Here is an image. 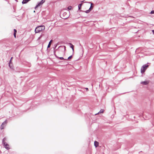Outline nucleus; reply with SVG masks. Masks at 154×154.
<instances>
[{
	"label": "nucleus",
	"mask_w": 154,
	"mask_h": 154,
	"mask_svg": "<svg viewBox=\"0 0 154 154\" xmlns=\"http://www.w3.org/2000/svg\"><path fill=\"white\" fill-rule=\"evenodd\" d=\"M149 83V81H145L143 82H141V84L143 85H147Z\"/></svg>",
	"instance_id": "nucleus-5"
},
{
	"label": "nucleus",
	"mask_w": 154,
	"mask_h": 154,
	"mask_svg": "<svg viewBox=\"0 0 154 154\" xmlns=\"http://www.w3.org/2000/svg\"><path fill=\"white\" fill-rule=\"evenodd\" d=\"M59 58L61 60H65V59L63 57H60Z\"/></svg>",
	"instance_id": "nucleus-20"
},
{
	"label": "nucleus",
	"mask_w": 154,
	"mask_h": 154,
	"mask_svg": "<svg viewBox=\"0 0 154 154\" xmlns=\"http://www.w3.org/2000/svg\"><path fill=\"white\" fill-rule=\"evenodd\" d=\"M45 28V27L44 26L42 25L37 26L35 29V33H39L41 31L44 30Z\"/></svg>",
	"instance_id": "nucleus-1"
},
{
	"label": "nucleus",
	"mask_w": 154,
	"mask_h": 154,
	"mask_svg": "<svg viewBox=\"0 0 154 154\" xmlns=\"http://www.w3.org/2000/svg\"><path fill=\"white\" fill-rule=\"evenodd\" d=\"M65 49H66V47H65V46H64V50H65Z\"/></svg>",
	"instance_id": "nucleus-25"
},
{
	"label": "nucleus",
	"mask_w": 154,
	"mask_h": 154,
	"mask_svg": "<svg viewBox=\"0 0 154 154\" xmlns=\"http://www.w3.org/2000/svg\"><path fill=\"white\" fill-rule=\"evenodd\" d=\"M72 57V55H71L69 57H68L67 59H65V60H69L70 59H71Z\"/></svg>",
	"instance_id": "nucleus-16"
},
{
	"label": "nucleus",
	"mask_w": 154,
	"mask_h": 154,
	"mask_svg": "<svg viewBox=\"0 0 154 154\" xmlns=\"http://www.w3.org/2000/svg\"><path fill=\"white\" fill-rule=\"evenodd\" d=\"M52 40H51L50 42H49L48 44V48H50V45H51V42L52 41Z\"/></svg>",
	"instance_id": "nucleus-15"
},
{
	"label": "nucleus",
	"mask_w": 154,
	"mask_h": 154,
	"mask_svg": "<svg viewBox=\"0 0 154 154\" xmlns=\"http://www.w3.org/2000/svg\"><path fill=\"white\" fill-rule=\"evenodd\" d=\"M5 125H3V124H2L1 126V129H4V127H5Z\"/></svg>",
	"instance_id": "nucleus-12"
},
{
	"label": "nucleus",
	"mask_w": 154,
	"mask_h": 154,
	"mask_svg": "<svg viewBox=\"0 0 154 154\" xmlns=\"http://www.w3.org/2000/svg\"><path fill=\"white\" fill-rule=\"evenodd\" d=\"M88 3H91V6L90 7V8L89 9V10H90V11H91L93 8V7H92V5L93 4L92 3H91L90 2H89Z\"/></svg>",
	"instance_id": "nucleus-9"
},
{
	"label": "nucleus",
	"mask_w": 154,
	"mask_h": 154,
	"mask_svg": "<svg viewBox=\"0 0 154 154\" xmlns=\"http://www.w3.org/2000/svg\"><path fill=\"white\" fill-rule=\"evenodd\" d=\"M5 125H3V124H2L1 126V129H4V127H5Z\"/></svg>",
	"instance_id": "nucleus-11"
},
{
	"label": "nucleus",
	"mask_w": 154,
	"mask_h": 154,
	"mask_svg": "<svg viewBox=\"0 0 154 154\" xmlns=\"http://www.w3.org/2000/svg\"><path fill=\"white\" fill-rule=\"evenodd\" d=\"M85 89L87 90H88V88H85Z\"/></svg>",
	"instance_id": "nucleus-26"
},
{
	"label": "nucleus",
	"mask_w": 154,
	"mask_h": 154,
	"mask_svg": "<svg viewBox=\"0 0 154 154\" xmlns=\"http://www.w3.org/2000/svg\"><path fill=\"white\" fill-rule=\"evenodd\" d=\"M7 123V120H6L2 124H3L4 125L6 126Z\"/></svg>",
	"instance_id": "nucleus-13"
},
{
	"label": "nucleus",
	"mask_w": 154,
	"mask_h": 154,
	"mask_svg": "<svg viewBox=\"0 0 154 154\" xmlns=\"http://www.w3.org/2000/svg\"><path fill=\"white\" fill-rule=\"evenodd\" d=\"M69 44L70 45V47L72 48L73 51H74V48H73L74 46L72 45V44H71V43H70Z\"/></svg>",
	"instance_id": "nucleus-8"
},
{
	"label": "nucleus",
	"mask_w": 154,
	"mask_h": 154,
	"mask_svg": "<svg viewBox=\"0 0 154 154\" xmlns=\"http://www.w3.org/2000/svg\"><path fill=\"white\" fill-rule=\"evenodd\" d=\"M90 11V10L88 9V10L86 11H85V12L87 13H88Z\"/></svg>",
	"instance_id": "nucleus-19"
},
{
	"label": "nucleus",
	"mask_w": 154,
	"mask_h": 154,
	"mask_svg": "<svg viewBox=\"0 0 154 154\" xmlns=\"http://www.w3.org/2000/svg\"><path fill=\"white\" fill-rule=\"evenodd\" d=\"M7 140V138L6 137L4 138L2 140V143L4 145V146L5 148L7 149H10L9 147V145L5 142V141Z\"/></svg>",
	"instance_id": "nucleus-2"
},
{
	"label": "nucleus",
	"mask_w": 154,
	"mask_h": 154,
	"mask_svg": "<svg viewBox=\"0 0 154 154\" xmlns=\"http://www.w3.org/2000/svg\"><path fill=\"white\" fill-rule=\"evenodd\" d=\"M14 33H16L17 32L16 30L15 29H14Z\"/></svg>",
	"instance_id": "nucleus-22"
},
{
	"label": "nucleus",
	"mask_w": 154,
	"mask_h": 154,
	"mask_svg": "<svg viewBox=\"0 0 154 154\" xmlns=\"http://www.w3.org/2000/svg\"><path fill=\"white\" fill-rule=\"evenodd\" d=\"M82 5V3L80 4L79 5L78 8H79V10H80L81 9V7Z\"/></svg>",
	"instance_id": "nucleus-14"
},
{
	"label": "nucleus",
	"mask_w": 154,
	"mask_h": 154,
	"mask_svg": "<svg viewBox=\"0 0 154 154\" xmlns=\"http://www.w3.org/2000/svg\"><path fill=\"white\" fill-rule=\"evenodd\" d=\"M45 2V0H42L41 2L38 3L37 5L35 7V9L36 10L38 7L41 6Z\"/></svg>",
	"instance_id": "nucleus-4"
},
{
	"label": "nucleus",
	"mask_w": 154,
	"mask_h": 154,
	"mask_svg": "<svg viewBox=\"0 0 154 154\" xmlns=\"http://www.w3.org/2000/svg\"><path fill=\"white\" fill-rule=\"evenodd\" d=\"M152 32L153 33V34H154V30H152Z\"/></svg>",
	"instance_id": "nucleus-24"
},
{
	"label": "nucleus",
	"mask_w": 154,
	"mask_h": 154,
	"mask_svg": "<svg viewBox=\"0 0 154 154\" xmlns=\"http://www.w3.org/2000/svg\"><path fill=\"white\" fill-rule=\"evenodd\" d=\"M16 33H14V36L15 38L16 37Z\"/></svg>",
	"instance_id": "nucleus-23"
},
{
	"label": "nucleus",
	"mask_w": 154,
	"mask_h": 154,
	"mask_svg": "<svg viewBox=\"0 0 154 154\" xmlns=\"http://www.w3.org/2000/svg\"><path fill=\"white\" fill-rule=\"evenodd\" d=\"M12 57L11 58V60L9 62V66L11 68V66H10V63H11V60H12Z\"/></svg>",
	"instance_id": "nucleus-18"
},
{
	"label": "nucleus",
	"mask_w": 154,
	"mask_h": 154,
	"mask_svg": "<svg viewBox=\"0 0 154 154\" xmlns=\"http://www.w3.org/2000/svg\"><path fill=\"white\" fill-rule=\"evenodd\" d=\"M72 7L71 6H69L68 8V10H70L72 9Z\"/></svg>",
	"instance_id": "nucleus-17"
},
{
	"label": "nucleus",
	"mask_w": 154,
	"mask_h": 154,
	"mask_svg": "<svg viewBox=\"0 0 154 154\" xmlns=\"http://www.w3.org/2000/svg\"><path fill=\"white\" fill-rule=\"evenodd\" d=\"M148 66L149 65L147 64H146L143 65L141 69V73H144Z\"/></svg>",
	"instance_id": "nucleus-3"
},
{
	"label": "nucleus",
	"mask_w": 154,
	"mask_h": 154,
	"mask_svg": "<svg viewBox=\"0 0 154 154\" xmlns=\"http://www.w3.org/2000/svg\"><path fill=\"white\" fill-rule=\"evenodd\" d=\"M99 145V143L97 141H95L94 142V145L96 147H97Z\"/></svg>",
	"instance_id": "nucleus-7"
},
{
	"label": "nucleus",
	"mask_w": 154,
	"mask_h": 154,
	"mask_svg": "<svg viewBox=\"0 0 154 154\" xmlns=\"http://www.w3.org/2000/svg\"><path fill=\"white\" fill-rule=\"evenodd\" d=\"M150 13L152 14H154V10L151 11V12Z\"/></svg>",
	"instance_id": "nucleus-21"
},
{
	"label": "nucleus",
	"mask_w": 154,
	"mask_h": 154,
	"mask_svg": "<svg viewBox=\"0 0 154 154\" xmlns=\"http://www.w3.org/2000/svg\"><path fill=\"white\" fill-rule=\"evenodd\" d=\"M67 14V13L66 12H64L63 14V16L64 17L63 18L64 19H66L68 17V15H66Z\"/></svg>",
	"instance_id": "nucleus-6"
},
{
	"label": "nucleus",
	"mask_w": 154,
	"mask_h": 154,
	"mask_svg": "<svg viewBox=\"0 0 154 154\" xmlns=\"http://www.w3.org/2000/svg\"><path fill=\"white\" fill-rule=\"evenodd\" d=\"M104 110L103 109H101L100 111L98 112V113L97 114H96V115H97V114H98L99 113H103V112Z\"/></svg>",
	"instance_id": "nucleus-10"
}]
</instances>
